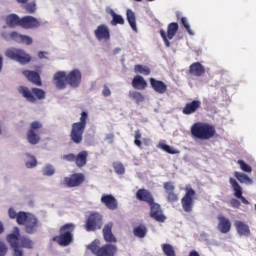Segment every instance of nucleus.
Instances as JSON below:
<instances>
[{
	"label": "nucleus",
	"instance_id": "1",
	"mask_svg": "<svg viewBox=\"0 0 256 256\" xmlns=\"http://www.w3.org/2000/svg\"><path fill=\"white\" fill-rule=\"evenodd\" d=\"M191 135L195 139L210 140L216 136V129L213 124H208V122H195L191 126Z\"/></svg>",
	"mask_w": 256,
	"mask_h": 256
},
{
	"label": "nucleus",
	"instance_id": "2",
	"mask_svg": "<svg viewBox=\"0 0 256 256\" xmlns=\"http://www.w3.org/2000/svg\"><path fill=\"white\" fill-rule=\"evenodd\" d=\"M88 112H81L80 122H74L72 124L70 132V140L79 145L83 142V135L87 126Z\"/></svg>",
	"mask_w": 256,
	"mask_h": 256
},
{
	"label": "nucleus",
	"instance_id": "3",
	"mask_svg": "<svg viewBox=\"0 0 256 256\" xmlns=\"http://www.w3.org/2000/svg\"><path fill=\"white\" fill-rule=\"evenodd\" d=\"M75 230V225L73 223H67L63 225L60 230L59 236H55L52 240L57 242L60 246H69L73 241V232Z\"/></svg>",
	"mask_w": 256,
	"mask_h": 256
},
{
	"label": "nucleus",
	"instance_id": "4",
	"mask_svg": "<svg viewBox=\"0 0 256 256\" xmlns=\"http://www.w3.org/2000/svg\"><path fill=\"white\" fill-rule=\"evenodd\" d=\"M18 92L30 103H35L36 99L43 100L46 96V92L41 88H31L29 90L26 86H19Z\"/></svg>",
	"mask_w": 256,
	"mask_h": 256
},
{
	"label": "nucleus",
	"instance_id": "5",
	"mask_svg": "<svg viewBox=\"0 0 256 256\" xmlns=\"http://www.w3.org/2000/svg\"><path fill=\"white\" fill-rule=\"evenodd\" d=\"M6 57L14 60L22 65H26L31 62V56L25 50L19 48H9L5 52Z\"/></svg>",
	"mask_w": 256,
	"mask_h": 256
},
{
	"label": "nucleus",
	"instance_id": "6",
	"mask_svg": "<svg viewBox=\"0 0 256 256\" xmlns=\"http://www.w3.org/2000/svg\"><path fill=\"white\" fill-rule=\"evenodd\" d=\"M103 227V216L98 212H92L86 218L84 229L87 232H95Z\"/></svg>",
	"mask_w": 256,
	"mask_h": 256
},
{
	"label": "nucleus",
	"instance_id": "7",
	"mask_svg": "<svg viewBox=\"0 0 256 256\" xmlns=\"http://www.w3.org/2000/svg\"><path fill=\"white\" fill-rule=\"evenodd\" d=\"M19 228L14 227L12 233L6 236V241L9 243L10 247L13 250V256H24L22 247L19 246Z\"/></svg>",
	"mask_w": 256,
	"mask_h": 256
},
{
	"label": "nucleus",
	"instance_id": "8",
	"mask_svg": "<svg viewBox=\"0 0 256 256\" xmlns=\"http://www.w3.org/2000/svg\"><path fill=\"white\" fill-rule=\"evenodd\" d=\"M88 248L95 256H115L117 252L116 246L111 244H106L100 247L97 244L92 243Z\"/></svg>",
	"mask_w": 256,
	"mask_h": 256
},
{
	"label": "nucleus",
	"instance_id": "9",
	"mask_svg": "<svg viewBox=\"0 0 256 256\" xmlns=\"http://www.w3.org/2000/svg\"><path fill=\"white\" fill-rule=\"evenodd\" d=\"M196 192L191 188V186H187L185 188V195L181 200L182 208L186 213H191L194 208Z\"/></svg>",
	"mask_w": 256,
	"mask_h": 256
},
{
	"label": "nucleus",
	"instance_id": "10",
	"mask_svg": "<svg viewBox=\"0 0 256 256\" xmlns=\"http://www.w3.org/2000/svg\"><path fill=\"white\" fill-rule=\"evenodd\" d=\"M43 128V125L41 122H38V120H35L34 122H31L30 128L27 132V141L31 145H37L41 138L39 134V130Z\"/></svg>",
	"mask_w": 256,
	"mask_h": 256
},
{
	"label": "nucleus",
	"instance_id": "11",
	"mask_svg": "<svg viewBox=\"0 0 256 256\" xmlns=\"http://www.w3.org/2000/svg\"><path fill=\"white\" fill-rule=\"evenodd\" d=\"M85 182V174L82 172H75L70 174L69 177H65L63 184L68 188L80 187Z\"/></svg>",
	"mask_w": 256,
	"mask_h": 256
},
{
	"label": "nucleus",
	"instance_id": "12",
	"mask_svg": "<svg viewBox=\"0 0 256 256\" xmlns=\"http://www.w3.org/2000/svg\"><path fill=\"white\" fill-rule=\"evenodd\" d=\"M178 30H179V25H178L177 22H171V23L168 24L167 34H166V31L164 29L160 30L161 37L163 38V41H164L165 46L167 48L170 47V41L169 40H172L175 37Z\"/></svg>",
	"mask_w": 256,
	"mask_h": 256
},
{
	"label": "nucleus",
	"instance_id": "13",
	"mask_svg": "<svg viewBox=\"0 0 256 256\" xmlns=\"http://www.w3.org/2000/svg\"><path fill=\"white\" fill-rule=\"evenodd\" d=\"M82 81V73L79 69H73L66 74V83L73 88L79 87Z\"/></svg>",
	"mask_w": 256,
	"mask_h": 256
},
{
	"label": "nucleus",
	"instance_id": "14",
	"mask_svg": "<svg viewBox=\"0 0 256 256\" xmlns=\"http://www.w3.org/2000/svg\"><path fill=\"white\" fill-rule=\"evenodd\" d=\"M24 227L26 234L33 235L39 230L41 224L36 216H34L33 214H29V218L26 221Z\"/></svg>",
	"mask_w": 256,
	"mask_h": 256
},
{
	"label": "nucleus",
	"instance_id": "15",
	"mask_svg": "<svg viewBox=\"0 0 256 256\" xmlns=\"http://www.w3.org/2000/svg\"><path fill=\"white\" fill-rule=\"evenodd\" d=\"M150 206V217L157 222H165L166 217L163 214V211L161 209V206L155 202V200L152 203L148 204Z\"/></svg>",
	"mask_w": 256,
	"mask_h": 256
},
{
	"label": "nucleus",
	"instance_id": "16",
	"mask_svg": "<svg viewBox=\"0 0 256 256\" xmlns=\"http://www.w3.org/2000/svg\"><path fill=\"white\" fill-rule=\"evenodd\" d=\"M41 26V22L34 16L26 15L21 17V28L23 29H36Z\"/></svg>",
	"mask_w": 256,
	"mask_h": 256
},
{
	"label": "nucleus",
	"instance_id": "17",
	"mask_svg": "<svg viewBox=\"0 0 256 256\" xmlns=\"http://www.w3.org/2000/svg\"><path fill=\"white\" fill-rule=\"evenodd\" d=\"M95 37L99 41H109L111 38L110 29L106 24H100L94 31Z\"/></svg>",
	"mask_w": 256,
	"mask_h": 256
},
{
	"label": "nucleus",
	"instance_id": "18",
	"mask_svg": "<svg viewBox=\"0 0 256 256\" xmlns=\"http://www.w3.org/2000/svg\"><path fill=\"white\" fill-rule=\"evenodd\" d=\"M229 183L234 191V196L237 199H240L243 204L249 205L250 204L249 201L243 197V189L239 185V183L234 178H230Z\"/></svg>",
	"mask_w": 256,
	"mask_h": 256
},
{
	"label": "nucleus",
	"instance_id": "19",
	"mask_svg": "<svg viewBox=\"0 0 256 256\" xmlns=\"http://www.w3.org/2000/svg\"><path fill=\"white\" fill-rule=\"evenodd\" d=\"M66 78H67V74L65 73V71H57L54 74L53 82H54L55 87L58 90L66 89V87H67Z\"/></svg>",
	"mask_w": 256,
	"mask_h": 256
},
{
	"label": "nucleus",
	"instance_id": "20",
	"mask_svg": "<svg viewBox=\"0 0 256 256\" xmlns=\"http://www.w3.org/2000/svg\"><path fill=\"white\" fill-rule=\"evenodd\" d=\"M165 192L167 193V201L169 203H175L179 200L178 195L175 193V186L172 182H166L163 184Z\"/></svg>",
	"mask_w": 256,
	"mask_h": 256
},
{
	"label": "nucleus",
	"instance_id": "21",
	"mask_svg": "<svg viewBox=\"0 0 256 256\" xmlns=\"http://www.w3.org/2000/svg\"><path fill=\"white\" fill-rule=\"evenodd\" d=\"M150 85L152 87V89L160 94V95H164L165 93H167L168 91V86L167 84H165V82H162V80H156V78H150Z\"/></svg>",
	"mask_w": 256,
	"mask_h": 256
},
{
	"label": "nucleus",
	"instance_id": "22",
	"mask_svg": "<svg viewBox=\"0 0 256 256\" xmlns=\"http://www.w3.org/2000/svg\"><path fill=\"white\" fill-rule=\"evenodd\" d=\"M201 105L202 103L200 100H192L191 102H187L182 110V113L184 115H192L201 108Z\"/></svg>",
	"mask_w": 256,
	"mask_h": 256
},
{
	"label": "nucleus",
	"instance_id": "23",
	"mask_svg": "<svg viewBox=\"0 0 256 256\" xmlns=\"http://www.w3.org/2000/svg\"><path fill=\"white\" fill-rule=\"evenodd\" d=\"M22 74L34 85L41 87L42 86V80L40 78V75L38 72L33 70H23Z\"/></svg>",
	"mask_w": 256,
	"mask_h": 256
},
{
	"label": "nucleus",
	"instance_id": "24",
	"mask_svg": "<svg viewBox=\"0 0 256 256\" xmlns=\"http://www.w3.org/2000/svg\"><path fill=\"white\" fill-rule=\"evenodd\" d=\"M136 198L137 200L141 201V202H145L148 205L151 204L155 199L153 194L146 189H139L136 193Z\"/></svg>",
	"mask_w": 256,
	"mask_h": 256
},
{
	"label": "nucleus",
	"instance_id": "25",
	"mask_svg": "<svg viewBox=\"0 0 256 256\" xmlns=\"http://www.w3.org/2000/svg\"><path fill=\"white\" fill-rule=\"evenodd\" d=\"M218 230L222 233V234H227L230 232L231 227H232V223L229 219H227L226 217L219 215L218 216Z\"/></svg>",
	"mask_w": 256,
	"mask_h": 256
},
{
	"label": "nucleus",
	"instance_id": "26",
	"mask_svg": "<svg viewBox=\"0 0 256 256\" xmlns=\"http://www.w3.org/2000/svg\"><path fill=\"white\" fill-rule=\"evenodd\" d=\"M205 72L206 69L200 62H194L189 67V73L194 77H202Z\"/></svg>",
	"mask_w": 256,
	"mask_h": 256
},
{
	"label": "nucleus",
	"instance_id": "27",
	"mask_svg": "<svg viewBox=\"0 0 256 256\" xmlns=\"http://www.w3.org/2000/svg\"><path fill=\"white\" fill-rule=\"evenodd\" d=\"M5 23L9 28L21 27V17L16 13L6 15Z\"/></svg>",
	"mask_w": 256,
	"mask_h": 256
},
{
	"label": "nucleus",
	"instance_id": "28",
	"mask_svg": "<svg viewBox=\"0 0 256 256\" xmlns=\"http://www.w3.org/2000/svg\"><path fill=\"white\" fill-rule=\"evenodd\" d=\"M101 202L111 211H114L118 208V202L112 195H103Z\"/></svg>",
	"mask_w": 256,
	"mask_h": 256
},
{
	"label": "nucleus",
	"instance_id": "29",
	"mask_svg": "<svg viewBox=\"0 0 256 256\" xmlns=\"http://www.w3.org/2000/svg\"><path fill=\"white\" fill-rule=\"evenodd\" d=\"M112 228H113L112 223L106 224L103 228V237H104V240L108 243H116L117 242V239L115 238V236L112 233Z\"/></svg>",
	"mask_w": 256,
	"mask_h": 256
},
{
	"label": "nucleus",
	"instance_id": "30",
	"mask_svg": "<svg viewBox=\"0 0 256 256\" xmlns=\"http://www.w3.org/2000/svg\"><path fill=\"white\" fill-rule=\"evenodd\" d=\"M235 227L240 236L249 237L251 235L250 227L242 221H236Z\"/></svg>",
	"mask_w": 256,
	"mask_h": 256
},
{
	"label": "nucleus",
	"instance_id": "31",
	"mask_svg": "<svg viewBox=\"0 0 256 256\" xmlns=\"http://www.w3.org/2000/svg\"><path fill=\"white\" fill-rule=\"evenodd\" d=\"M132 86L134 89L142 91L147 88L148 84L143 76L137 75L132 80Z\"/></svg>",
	"mask_w": 256,
	"mask_h": 256
},
{
	"label": "nucleus",
	"instance_id": "32",
	"mask_svg": "<svg viewBox=\"0 0 256 256\" xmlns=\"http://www.w3.org/2000/svg\"><path fill=\"white\" fill-rule=\"evenodd\" d=\"M88 158V152L86 150H82V152H79L77 156L75 155V164L77 167L82 168L86 165Z\"/></svg>",
	"mask_w": 256,
	"mask_h": 256
},
{
	"label": "nucleus",
	"instance_id": "33",
	"mask_svg": "<svg viewBox=\"0 0 256 256\" xmlns=\"http://www.w3.org/2000/svg\"><path fill=\"white\" fill-rule=\"evenodd\" d=\"M19 246L26 249H32L34 246V242L26 236H20V229H19Z\"/></svg>",
	"mask_w": 256,
	"mask_h": 256
},
{
	"label": "nucleus",
	"instance_id": "34",
	"mask_svg": "<svg viewBox=\"0 0 256 256\" xmlns=\"http://www.w3.org/2000/svg\"><path fill=\"white\" fill-rule=\"evenodd\" d=\"M110 15L112 16V21H111V25L116 26V25H124L125 20L122 17V15L117 14L116 12H114L113 9H110Z\"/></svg>",
	"mask_w": 256,
	"mask_h": 256
},
{
	"label": "nucleus",
	"instance_id": "35",
	"mask_svg": "<svg viewBox=\"0 0 256 256\" xmlns=\"http://www.w3.org/2000/svg\"><path fill=\"white\" fill-rule=\"evenodd\" d=\"M234 177L241 183L251 185L253 183L252 179L247 176V174H243V172H234Z\"/></svg>",
	"mask_w": 256,
	"mask_h": 256
},
{
	"label": "nucleus",
	"instance_id": "36",
	"mask_svg": "<svg viewBox=\"0 0 256 256\" xmlns=\"http://www.w3.org/2000/svg\"><path fill=\"white\" fill-rule=\"evenodd\" d=\"M126 15H127L128 23H129V25L131 26L132 30H133L134 32H137L135 13L133 12V10L127 9Z\"/></svg>",
	"mask_w": 256,
	"mask_h": 256
},
{
	"label": "nucleus",
	"instance_id": "37",
	"mask_svg": "<svg viewBox=\"0 0 256 256\" xmlns=\"http://www.w3.org/2000/svg\"><path fill=\"white\" fill-rule=\"evenodd\" d=\"M147 228L145 225H139L138 227H135L133 230L134 236L138 238H144L147 235Z\"/></svg>",
	"mask_w": 256,
	"mask_h": 256
},
{
	"label": "nucleus",
	"instance_id": "38",
	"mask_svg": "<svg viewBox=\"0 0 256 256\" xmlns=\"http://www.w3.org/2000/svg\"><path fill=\"white\" fill-rule=\"evenodd\" d=\"M134 70L135 73H140L145 76H148L151 73V69L148 66H144L142 64H136Z\"/></svg>",
	"mask_w": 256,
	"mask_h": 256
},
{
	"label": "nucleus",
	"instance_id": "39",
	"mask_svg": "<svg viewBox=\"0 0 256 256\" xmlns=\"http://www.w3.org/2000/svg\"><path fill=\"white\" fill-rule=\"evenodd\" d=\"M23 4V9L26 11L28 14H34L37 10L36 2L31 1V2H26L22 3Z\"/></svg>",
	"mask_w": 256,
	"mask_h": 256
},
{
	"label": "nucleus",
	"instance_id": "40",
	"mask_svg": "<svg viewBox=\"0 0 256 256\" xmlns=\"http://www.w3.org/2000/svg\"><path fill=\"white\" fill-rule=\"evenodd\" d=\"M29 219V214H27L26 212H22L20 211L16 217V222L18 225H24L27 223Z\"/></svg>",
	"mask_w": 256,
	"mask_h": 256
},
{
	"label": "nucleus",
	"instance_id": "41",
	"mask_svg": "<svg viewBox=\"0 0 256 256\" xmlns=\"http://www.w3.org/2000/svg\"><path fill=\"white\" fill-rule=\"evenodd\" d=\"M163 253L166 256H176L175 250L172 245L170 244H162L161 245Z\"/></svg>",
	"mask_w": 256,
	"mask_h": 256
},
{
	"label": "nucleus",
	"instance_id": "42",
	"mask_svg": "<svg viewBox=\"0 0 256 256\" xmlns=\"http://www.w3.org/2000/svg\"><path fill=\"white\" fill-rule=\"evenodd\" d=\"M130 98H132L137 104L144 102L145 97L141 92H130Z\"/></svg>",
	"mask_w": 256,
	"mask_h": 256
},
{
	"label": "nucleus",
	"instance_id": "43",
	"mask_svg": "<svg viewBox=\"0 0 256 256\" xmlns=\"http://www.w3.org/2000/svg\"><path fill=\"white\" fill-rule=\"evenodd\" d=\"M17 39L20 43H23L25 45H31L33 40L30 36L28 35H23V34H17Z\"/></svg>",
	"mask_w": 256,
	"mask_h": 256
},
{
	"label": "nucleus",
	"instance_id": "44",
	"mask_svg": "<svg viewBox=\"0 0 256 256\" xmlns=\"http://www.w3.org/2000/svg\"><path fill=\"white\" fill-rule=\"evenodd\" d=\"M26 156L28 158H30V160L25 162L26 168L32 169V168L36 167L37 166V160H36L35 156H31V154H26Z\"/></svg>",
	"mask_w": 256,
	"mask_h": 256
},
{
	"label": "nucleus",
	"instance_id": "45",
	"mask_svg": "<svg viewBox=\"0 0 256 256\" xmlns=\"http://www.w3.org/2000/svg\"><path fill=\"white\" fill-rule=\"evenodd\" d=\"M113 168H114L116 174L124 175L125 168H124L122 162H114L113 163Z\"/></svg>",
	"mask_w": 256,
	"mask_h": 256
},
{
	"label": "nucleus",
	"instance_id": "46",
	"mask_svg": "<svg viewBox=\"0 0 256 256\" xmlns=\"http://www.w3.org/2000/svg\"><path fill=\"white\" fill-rule=\"evenodd\" d=\"M237 163L240 165V168L243 172H245V173L252 172V167L249 166V164H247L245 160H238Z\"/></svg>",
	"mask_w": 256,
	"mask_h": 256
},
{
	"label": "nucleus",
	"instance_id": "47",
	"mask_svg": "<svg viewBox=\"0 0 256 256\" xmlns=\"http://www.w3.org/2000/svg\"><path fill=\"white\" fill-rule=\"evenodd\" d=\"M42 172L44 176H52L55 173V168H53L52 164H46Z\"/></svg>",
	"mask_w": 256,
	"mask_h": 256
},
{
	"label": "nucleus",
	"instance_id": "48",
	"mask_svg": "<svg viewBox=\"0 0 256 256\" xmlns=\"http://www.w3.org/2000/svg\"><path fill=\"white\" fill-rule=\"evenodd\" d=\"M159 147L167 152L168 154L175 155L178 153V150H175V148H171V146H168V144H159Z\"/></svg>",
	"mask_w": 256,
	"mask_h": 256
},
{
	"label": "nucleus",
	"instance_id": "49",
	"mask_svg": "<svg viewBox=\"0 0 256 256\" xmlns=\"http://www.w3.org/2000/svg\"><path fill=\"white\" fill-rule=\"evenodd\" d=\"M181 24L185 27V29L187 30V32L189 33V35L193 36L194 32L191 29L189 23H188V19L186 17H181Z\"/></svg>",
	"mask_w": 256,
	"mask_h": 256
},
{
	"label": "nucleus",
	"instance_id": "50",
	"mask_svg": "<svg viewBox=\"0 0 256 256\" xmlns=\"http://www.w3.org/2000/svg\"><path fill=\"white\" fill-rule=\"evenodd\" d=\"M142 138V134H141V132H140V130H136L135 131V140H134V144L138 147V148H140V149H142V142H141V139Z\"/></svg>",
	"mask_w": 256,
	"mask_h": 256
},
{
	"label": "nucleus",
	"instance_id": "51",
	"mask_svg": "<svg viewBox=\"0 0 256 256\" xmlns=\"http://www.w3.org/2000/svg\"><path fill=\"white\" fill-rule=\"evenodd\" d=\"M7 251V245L4 242L0 241V256H5L7 254Z\"/></svg>",
	"mask_w": 256,
	"mask_h": 256
},
{
	"label": "nucleus",
	"instance_id": "52",
	"mask_svg": "<svg viewBox=\"0 0 256 256\" xmlns=\"http://www.w3.org/2000/svg\"><path fill=\"white\" fill-rule=\"evenodd\" d=\"M62 159L68 162H75L76 159V155L75 154H64V156H62Z\"/></svg>",
	"mask_w": 256,
	"mask_h": 256
},
{
	"label": "nucleus",
	"instance_id": "53",
	"mask_svg": "<svg viewBox=\"0 0 256 256\" xmlns=\"http://www.w3.org/2000/svg\"><path fill=\"white\" fill-rule=\"evenodd\" d=\"M8 215L10 219H17L18 217V213H16V211L13 208H10L8 210Z\"/></svg>",
	"mask_w": 256,
	"mask_h": 256
},
{
	"label": "nucleus",
	"instance_id": "54",
	"mask_svg": "<svg viewBox=\"0 0 256 256\" xmlns=\"http://www.w3.org/2000/svg\"><path fill=\"white\" fill-rule=\"evenodd\" d=\"M230 204H231V206H232L233 208H235V209H239L240 206H241L240 201H238L237 199H232V200L230 201Z\"/></svg>",
	"mask_w": 256,
	"mask_h": 256
},
{
	"label": "nucleus",
	"instance_id": "55",
	"mask_svg": "<svg viewBox=\"0 0 256 256\" xmlns=\"http://www.w3.org/2000/svg\"><path fill=\"white\" fill-rule=\"evenodd\" d=\"M104 97H109L111 96V90L110 88H108V86H106V84L103 87V92H102Z\"/></svg>",
	"mask_w": 256,
	"mask_h": 256
},
{
	"label": "nucleus",
	"instance_id": "56",
	"mask_svg": "<svg viewBox=\"0 0 256 256\" xmlns=\"http://www.w3.org/2000/svg\"><path fill=\"white\" fill-rule=\"evenodd\" d=\"M38 57H39L40 59L45 58L44 51H39Z\"/></svg>",
	"mask_w": 256,
	"mask_h": 256
},
{
	"label": "nucleus",
	"instance_id": "57",
	"mask_svg": "<svg viewBox=\"0 0 256 256\" xmlns=\"http://www.w3.org/2000/svg\"><path fill=\"white\" fill-rule=\"evenodd\" d=\"M189 256H200L198 252L196 251H191Z\"/></svg>",
	"mask_w": 256,
	"mask_h": 256
},
{
	"label": "nucleus",
	"instance_id": "58",
	"mask_svg": "<svg viewBox=\"0 0 256 256\" xmlns=\"http://www.w3.org/2000/svg\"><path fill=\"white\" fill-rule=\"evenodd\" d=\"M29 0H16L17 3L19 4H26L28 3Z\"/></svg>",
	"mask_w": 256,
	"mask_h": 256
},
{
	"label": "nucleus",
	"instance_id": "59",
	"mask_svg": "<svg viewBox=\"0 0 256 256\" xmlns=\"http://www.w3.org/2000/svg\"><path fill=\"white\" fill-rule=\"evenodd\" d=\"M4 232V227L2 222L0 221V234H2Z\"/></svg>",
	"mask_w": 256,
	"mask_h": 256
},
{
	"label": "nucleus",
	"instance_id": "60",
	"mask_svg": "<svg viewBox=\"0 0 256 256\" xmlns=\"http://www.w3.org/2000/svg\"><path fill=\"white\" fill-rule=\"evenodd\" d=\"M2 66H3V58H2V56H0V72L2 70Z\"/></svg>",
	"mask_w": 256,
	"mask_h": 256
},
{
	"label": "nucleus",
	"instance_id": "61",
	"mask_svg": "<svg viewBox=\"0 0 256 256\" xmlns=\"http://www.w3.org/2000/svg\"><path fill=\"white\" fill-rule=\"evenodd\" d=\"M113 137H114V134H109V135L107 136L108 139H113Z\"/></svg>",
	"mask_w": 256,
	"mask_h": 256
},
{
	"label": "nucleus",
	"instance_id": "62",
	"mask_svg": "<svg viewBox=\"0 0 256 256\" xmlns=\"http://www.w3.org/2000/svg\"><path fill=\"white\" fill-rule=\"evenodd\" d=\"M176 16H177V19L179 20V18H180V13L178 12V13L176 14Z\"/></svg>",
	"mask_w": 256,
	"mask_h": 256
},
{
	"label": "nucleus",
	"instance_id": "63",
	"mask_svg": "<svg viewBox=\"0 0 256 256\" xmlns=\"http://www.w3.org/2000/svg\"><path fill=\"white\" fill-rule=\"evenodd\" d=\"M2 133L1 126H0V134Z\"/></svg>",
	"mask_w": 256,
	"mask_h": 256
},
{
	"label": "nucleus",
	"instance_id": "64",
	"mask_svg": "<svg viewBox=\"0 0 256 256\" xmlns=\"http://www.w3.org/2000/svg\"><path fill=\"white\" fill-rule=\"evenodd\" d=\"M255 210H256V204H255Z\"/></svg>",
	"mask_w": 256,
	"mask_h": 256
}]
</instances>
